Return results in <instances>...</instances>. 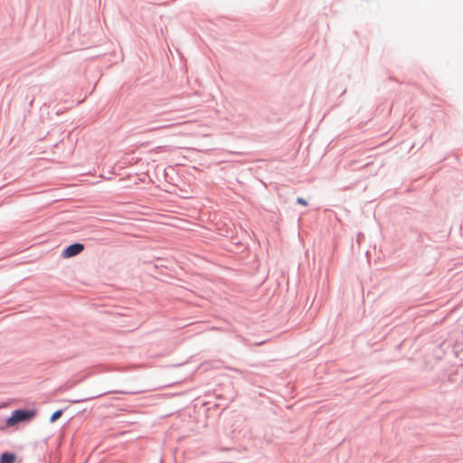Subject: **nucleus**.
Returning a JSON list of instances; mask_svg holds the SVG:
<instances>
[{"label": "nucleus", "mask_w": 463, "mask_h": 463, "mask_svg": "<svg viewBox=\"0 0 463 463\" xmlns=\"http://www.w3.org/2000/svg\"><path fill=\"white\" fill-rule=\"evenodd\" d=\"M297 202H298L299 204H301V205H304V206H307V202L305 199L301 198V197H298V198L297 199Z\"/></svg>", "instance_id": "nucleus-5"}, {"label": "nucleus", "mask_w": 463, "mask_h": 463, "mask_svg": "<svg viewBox=\"0 0 463 463\" xmlns=\"http://www.w3.org/2000/svg\"><path fill=\"white\" fill-rule=\"evenodd\" d=\"M84 250V246L81 243H74L68 246L62 251V257L65 259H69L80 254Z\"/></svg>", "instance_id": "nucleus-2"}, {"label": "nucleus", "mask_w": 463, "mask_h": 463, "mask_svg": "<svg viewBox=\"0 0 463 463\" xmlns=\"http://www.w3.org/2000/svg\"><path fill=\"white\" fill-rule=\"evenodd\" d=\"M62 414V411L61 410L59 411H56L55 412L52 413V415L51 416L50 418V421L52 423L54 421H56Z\"/></svg>", "instance_id": "nucleus-4"}, {"label": "nucleus", "mask_w": 463, "mask_h": 463, "mask_svg": "<svg viewBox=\"0 0 463 463\" xmlns=\"http://www.w3.org/2000/svg\"><path fill=\"white\" fill-rule=\"evenodd\" d=\"M36 415L35 411L16 410L6 420V426L10 427L18 422L31 420Z\"/></svg>", "instance_id": "nucleus-1"}, {"label": "nucleus", "mask_w": 463, "mask_h": 463, "mask_svg": "<svg viewBox=\"0 0 463 463\" xmlns=\"http://www.w3.org/2000/svg\"><path fill=\"white\" fill-rule=\"evenodd\" d=\"M15 456L12 453H3L1 456L0 463H14Z\"/></svg>", "instance_id": "nucleus-3"}]
</instances>
